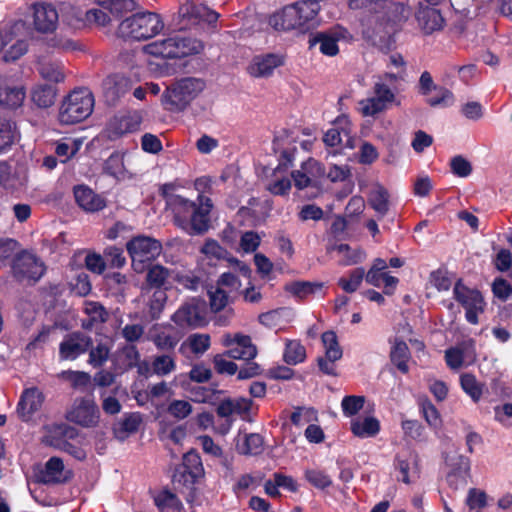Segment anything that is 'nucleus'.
<instances>
[{
	"mask_svg": "<svg viewBox=\"0 0 512 512\" xmlns=\"http://www.w3.org/2000/svg\"><path fill=\"white\" fill-rule=\"evenodd\" d=\"M168 208L173 213L175 225L187 234L202 235L208 231L213 208L209 197L199 195L196 203L182 196H170Z\"/></svg>",
	"mask_w": 512,
	"mask_h": 512,
	"instance_id": "f257e3e1",
	"label": "nucleus"
},
{
	"mask_svg": "<svg viewBox=\"0 0 512 512\" xmlns=\"http://www.w3.org/2000/svg\"><path fill=\"white\" fill-rule=\"evenodd\" d=\"M376 15L375 25L367 27L364 35L374 46L388 49L394 43V34L407 20L409 10L401 3L385 0V5H380Z\"/></svg>",
	"mask_w": 512,
	"mask_h": 512,
	"instance_id": "f03ea898",
	"label": "nucleus"
},
{
	"mask_svg": "<svg viewBox=\"0 0 512 512\" xmlns=\"http://www.w3.org/2000/svg\"><path fill=\"white\" fill-rule=\"evenodd\" d=\"M163 28L164 23L159 14L145 11L122 20L118 27V34L125 39L141 41L156 36Z\"/></svg>",
	"mask_w": 512,
	"mask_h": 512,
	"instance_id": "7ed1b4c3",
	"label": "nucleus"
},
{
	"mask_svg": "<svg viewBox=\"0 0 512 512\" xmlns=\"http://www.w3.org/2000/svg\"><path fill=\"white\" fill-rule=\"evenodd\" d=\"M94 96L88 88H78L69 93L59 108V121L64 125H73L88 118L94 109Z\"/></svg>",
	"mask_w": 512,
	"mask_h": 512,
	"instance_id": "20e7f679",
	"label": "nucleus"
},
{
	"mask_svg": "<svg viewBox=\"0 0 512 512\" xmlns=\"http://www.w3.org/2000/svg\"><path fill=\"white\" fill-rule=\"evenodd\" d=\"M205 82L200 78H182L169 86L162 95L165 109L170 112L184 111L204 90Z\"/></svg>",
	"mask_w": 512,
	"mask_h": 512,
	"instance_id": "39448f33",
	"label": "nucleus"
},
{
	"mask_svg": "<svg viewBox=\"0 0 512 512\" xmlns=\"http://www.w3.org/2000/svg\"><path fill=\"white\" fill-rule=\"evenodd\" d=\"M203 49L200 41L175 34L166 39L155 41L146 46V51L155 57L173 59L197 54Z\"/></svg>",
	"mask_w": 512,
	"mask_h": 512,
	"instance_id": "423d86ee",
	"label": "nucleus"
},
{
	"mask_svg": "<svg viewBox=\"0 0 512 512\" xmlns=\"http://www.w3.org/2000/svg\"><path fill=\"white\" fill-rule=\"evenodd\" d=\"M454 299L465 309V319L472 325L479 323V315L484 313L486 302L477 289L465 286L459 279L453 288Z\"/></svg>",
	"mask_w": 512,
	"mask_h": 512,
	"instance_id": "0eeeda50",
	"label": "nucleus"
},
{
	"mask_svg": "<svg viewBox=\"0 0 512 512\" xmlns=\"http://www.w3.org/2000/svg\"><path fill=\"white\" fill-rule=\"evenodd\" d=\"M171 319L181 328L204 327L207 324V304L201 298H191L177 309Z\"/></svg>",
	"mask_w": 512,
	"mask_h": 512,
	"instance_id": "6e6552de",
	"label": "nucleus"
},
{
	"mask_svg": "<svg viewBox=\"0 0 512 512\" xmlns=\"http://www.w3.org/2000/svg\"><path fill=\"white\" fill-rule=\"evenodd\" d=\"M66 419L85 428L96 427L100 419V410L92 396L77 397L67 410Z\"/></svg>",
	"mask_w": 512,
	"mask_h": 512,
	"instance_id": "1a4fd4ad",
	"label": "nucleus"
},
{
	"mask_svg": "<svg viewBox=\"0 0 512 512\" xmlns=\"http://www.w3.org/2000/svg\"><path fill=\"white\" fill-rule=\"evenodd\" d=\"M218 17L219 14L207 6L196 4L194 0H184L179 6L177 26L180 30H183L201 21L213 24Z\"/></svg>",
	"mask_w": 512,
	"mask_h": 512,
	"instance_id": "9d476101",
	"label": "nucleus"
},
{
	"mask_svg": "<svg viewBox=\"0 0 512 512\" xmlns=\"http://www.w3.org/2000/svg\"><path fill=\"white\" fill-rule=\"evenodd\" d=\"M46 266L35 254L22 251L16 254L12 262V273L18 281L37 282L44 275Z\"/></svg>",
	"mask_w": 512,
	"mask_h": 512,
	"instance_id": "9b49d317",
	"label": "nucleus"
},
{
	"mask_svg": "<svg viewBox=\"0 0 512 512\" xmlns=\"http://www.w3.org/2000/svg\"><path fill=\"white\" fill-rule=\"evenodd\" d=\"M126 248L133 262L143 263L159 256L162 251V244L148 236H137L127 242Z\"/></svg>",
	"mask_w": 512,
	"mask_h": 512,
	"instance_id": "f8f14e48",
	"label": "nucleus"
},
{
	"mask_svg": "<svg viewBox=\"0 0 512 512\" xmlns=\"http://www.w3.org/2000/svg\"><path fill=\"white\" fill-rule=\"evenodd\" d=\"M142 122V116L138 111H130L115 115L107 125V136L114 141L127 133L135 132L139 129Z\"/></svg>",
	"mask_w": 512,
	"mask_h": 512,
	"instance_id": "ddd939ff",
	"label": "nucleus"
},
{
	"mask_svg": "<svg viewBox=\"0 0 512 512\" xmlns=\"http://www.w3.org/2000/svg\"><path fill=\"white\" fill-rule=\"evenodd\" d=\"M223 344L229 347L225 352L228 358L249 361L257 356V348L248 335L240 333L234 335L227 334L224 337Z\"/></svg>",
	"mask_w": 512,
	"mask_h": 512,
	"instance_id": "4468645a",
	"label": "nucleus"
},
{
	"mask_svg": "<svg viewBox=\"0 0 512 512\" xmlns=\"http://www.w3.org/2000/svg\"><path fill=\"white\" fill-rule=\"evenodd\" d=\"M34 29L42 34L52 33L58 24V12L51 3L38 2L32 5Z\"/></svg>",
	"mask_w": 512,
	"mask_h": 512,
	"instance_id": "2eb2a0df",
	"label": "nucleus"
},
{
	"mask_svg": "<svg viewBox=\"0 0 512 512\" xmlns=\"http://www.w3.org/2000/svg\"><path fill=\"white\" fill-rule=\"evenodd\" d=\"M93 345L91 337L82 332H72L64 337L59 345L61 360H75L86 353Z\"/></svg>",
	"mask_w": 512,
	"mask_h": 512,
	"instance_id": "dca6fc26",
	"label": "nucleus"
},
{
	"mask_svg": "<svg viewBox=\"0 0 512 512\" xmlns=\"http://www.w3.org/2000/svg\"><path fill=\"white\" fill-rule=\"evenodd\" d=\"M445 461L450 468L447 474V482L449 485L455 489L459 486H465L470 473L469 458L458 452H453L446 456Z\"/></svg>",
	"mask_w": 512,
	"mask_h": 512,
	"instance_id": "f3484780",
	"label": "nucleus"
},
{
	"mask_svg": "<svg viewBox=\"0 0 512 512\" xmlns=\"http://www.w3.org/2000/svg\"><path fill=\"white\" fill-rule=\"evenodd\" d=\"M202 471L200 456L195 451H189L184 454L182 464L175 470L173 481L184 485L193 484Z\"/></svg>",
	"mask_w": 512,
	"mask_h": 512,
	"instance_id": "a211bd4d",
	"label": "nucleus"
},
{
	"mask_svg": "<svg viewBox=\"0 0 512 512\" xmlns=\"http://www.w3.org/2000/svg\"><path fill=\"white\" fill-rule=\"evenodd\" d=\"M131 88L132 80L122 74L109 75L102 82L105 101L112 106L116 105Z\"/></svg>",
	"mask_w": 512,
	"mask_h": 512,
	"instance_id": "6ab92c4d",
	"label": "nucleus"
},
{
	"mask_svg": "<svg viewBox=\"0 0 512 512\" xmlns=\"http://www.w3.org/2000/svg\"><path fill=\"white\" fill-rule=\"evenodd\" d=\"M269 23L276 30L305 29L295 5H288L270 17Z\"/></svg>",
	"mask_w": 512,
	"mask_h": 512,
	"instance_id": "aec40b11",
	"label": "nucleus"
},
{
	"mask_svg": "<svg viewBox=\"0 0 512 512\" xmlns=\"http://www.w3.org/2000/svg\"><path fill=\"white\" fill-rule=\"evenodd\" d=\"M44 399V394L37 387L27 388L21 394L17 411L23 419L28 420L42 408Z\"/></svg>",
	"mask_w": 512,
	"mask_h": 512,
	"instance_id": "412c9836",
	"label": "nucleus"
},
{
	"mask_svg": "<svg viewBox=\"0 0 512 512\" xmlns=\"http://www.w3.org/2000/svg\"><path fill=\"white\" fill-rule=\"evenodd\" d=\"M74 197L77 204L88 212H97L106 206L105 199L86 185L75 186Z\"/></svg>",
	"mask_w": 512,
	"mask_h": 512,
	"instance_id": "4be33fe9",
	"label": "nucleus"
},
{
	"mask_svg": "<svg viewBox=\"0 0 512 512\" xmlns=\"http://www.w3.org/2000/svg\"><path fill=\"white\" fill-rule=\"evenodd\" d=\"M282 64L283 58L278 54L258 55L253 58L249 71L255 77H267Z\"/></svg>",
	"mask_w": 512,
	"mask_h": 512,
	"instance_id": "5701e85b",
	"label": "nucleus"
},
{
	"mask_svg": "<svg viewBox=\"0 0 512 512\" xmlns=\"http://www.w3.org/2000/svg\"><path fill=\"white\" fill-rule=\"evenodd\" d=\"M417 21L421 29L430 34L439 30L443 26L444 19L440 12L434 7H425L419 9L416 14Z\"/></svg>",
	"mask_w": 512,
	"mask_h": 512,
	"instance_id": "b1692460",
	"label": "nucleus"
},
{
	"mask_svg": "<svg viewBox=\"0 0 512 512\" xmlns=\"http://www.w3.org/2000/svg\"><path fill=\"white\" fill-rule=\"evenodd\" d=\"M351 431L359 438H371L380 431V423L374 417L355 418L351 421Z\"/></svg>",
	"mask_w": 512,
	"mask_h": 512,
	"instance_id": "393cba45",
	"label": "nucleus"
},
{
	"mask_svg": "<svg viewBox=\"0 0 512 512\" xmlns=\"http://www.w3.org/2000/svg\"><path fill=\"white\" fill-rule=\"evenodd\" d=\"M368 203L379 218L384 217L389 211V193L387 189L380 184L375 185L369 193Z\"/></svg>",
	"mask_w": 512,
	"mask_h": 512,
	"instance_id": "a878e982",
	"label": "nucleus"
},
{
	"mask_svg": "<svg viewBox=\"0 0 512 512\" xmlns=\"http://www.w3.org/2000/svg\"><path fill=\"white\" fill-rule=\"evenodd\" d=\"M24 99L23 87L0 85V106L16 109L22 105Z\"/></svg>",
	"mask_w": 512,
	"mask_h": 512,
	"instance_id": "bb28decb",
	"label": "nucleus"
},
{
	"mask_svg": "<svg viewBox=\"0 0 512 512\" xmlns=\"http://www.w3.org/2000/svg\"><path fill=\"white\" fill-rule=\"evenodd\" d=\"M64 470V464L62 459L58 457H51L45 465V469L39 476L40 482L44 484H56L62 482V473Z\"/></svg>",
	"mask_w": 512,
	"mask_h": 512,
	"instance_id": "cd10ccee",
	"label": "nucleus"
},
{
	"mask_svg": "<svg viewBox=\"0 0 512 512\" xmlns=\"http://www.w3.org/2000/svg\"><path fill=\"white\" fill-rule=\"evenodd\" d=\"M321 0H302L294 3L301 16L305 29H309L316 23V16L320 10L319 2Z\"/></svg>",
	"mask_w": 512,
	"mask_h": 512,
	"instance_id": "c85d7f7f",
	"label": "nucleus"
},
{
	"mask_svg": "<svg viewBox=\"0 0 512 512\" xmlns=\"http://www.w3.org/2000/svg\"><path fill=\"white\" fill-rule=\"evenodd\" d=\"M391 362L402 373L409 371L408 360L410 359V351L408 345L401 339H395L390 352Z\"/></svg>",
	"mask_w": 512,
	"mask_h": 512,
	"instance_id": "c756f323",
	"label": "nucleus"
},
{
	"mask_svg": "<svg viewBox=\"0 0 512 512\" xmlns=\"http://www.w3.org/2000/svg\"><path fill=\"white\" fill-rule=\"evenodd\" d=\"M338 38L334 35L320 32L309 40L310 48L319 47L322 54L327 56H335L339 52Z\"/></svg>",
	"mask_w": 512,
	"mask_h": 512,
	"instance_id": "7c9ffc66",
	"label": "nucleus"
},
{
	"mask_svg": "<svg viewBox=\"0 0 512 512\" xmlns=\"http://www.w3.org/2000/svg\"><path fill=\"white\" fill-rule=\"evenodd\" d=\"M142 422L140 413L125 414L114 427V433L118 438L124 439L129 434L135 433Z\"/></svg>",
	"mask_w": 512,
	"mask_h": 512,
	"instance_id": "2f4dec72",
	"label": "nucleus"
},
{
	"mask_svg": "<svg viewBox=\"0 0 512 512\" xmlns=\"http://www.w3.org/2000/svg\"><path fill=\"white\" fill-rule=\"evenodd\" d=\"M154 503L160 512H182L183 505L179 498L167 491H161L154 497Z\"/></svg>",
	"mask_w": 512,
	"mask_h": 512,
	"instance_id": "473e14b6",
	"label": "nucleus"
},
{
	"mask_svg": "<svg viewBox=\"0 0 512 512\" xmlns=\"http://www.w3.org/2000/svg\"><path fill=\"white\" fill-rule=\"evenodd\" d=\"M264 440L258 433L246 434L242 444L237 445L238 452L243 455L256 456L263 452Z\"/></svg>",
	"mask_w": 512,
	"mask_h": 512,
	"instance_id": "72a5a7b5",
	"label": "nucleus"
},
{
	"mask_svg": "<svg viewBox=\"0 0 512 512\" xmlns=\"http://www.w3.org/2000/svg\"><path fill=\"white\" fill-rule=\"evenodd\" d=\"M151 368L154 374L166 376L176 370L174 353H165L153 358Z\"/></svg>",
	"mask_w": 512,
	"mask_h": 512,
	"instance_id": "f704fd0d",
	"label": "nucleus"
},
{
	"mask_svg": "<svg viewBox=\"0 0 512 512\" xmlns=\"http://www.w3.org/2000/svg\"><path fill=\"white\" fill-rule=\"evenodd\" d=\"M211 345V338L208 334L194 333L188 336L181 348L188 347L195 355H203Z\"/></svg>",
	"mask_w": 512,
	"mask_h": 512,
	"instance_id": "c9c22d12",
	"label": "nucleus"
},
{
	"mask_svg": "<svg viewBox=\"0 0 512 512\" xmlns=\"http://www.w3.org/2000/svg\"><path fill=\"white\" fill-rule=\"evenodd\" d=\"M56 91L51 85H39L32 91V101L39 108H48L54 104Z\"/></svg>",
	"mask_w": 512,
	"mask_h": 512,
	"instance_id": "e433bc0d",
	"label": "nucleus"
},
{
	"mask_svg": "<svg viewBox=\"0 0 512 512\" xmlns=\"http://www.w3.org/2000/svg\"><path fill=\"white\" fill-rule=\"evenodd\" d=\"M397 468L401 473V481L406 484L411 483L410 476H417L419 473L418 465H417V456L410 454L408 458H401L398 456L397 459Z\"/></svg>",
	"mask_w": 512,
	"mask_h": 512,
	"instance_id": "4c0bfd02",
	"label": "nucleus"
},
{
	"mask_svg": "<svg viewBox=\"0 0 512 512\" xmlns=\"http://www.w3.org/2000/svg\"><path fill=\"white\" fill-rule=\"evenodd\" d=\"M150 341L153 342L155 347L167 353H173L175 347L178 344V338L172 334H169L165 331H156L151 333Z\"/></svg>",
	"mask_w": 512,
	"mask_h": 512,
	"instance_id": "58836bf2",
	"label": "nucleus"
},
{
	"mask_svg": "<svg viewBox=\"0 0 512 512\" xmlns=\"http://www.w3.org/2000/svg\"><path fill=\"white\" fill-rule=\"evenodd\" d=\"M45 45L47 48L63 52L74 51L79 48L77 42L61 32L46 38Z\"/></svg>",
	"mask_w": 512,
	"mask_h": 512,
	"instance_id": "ea45409f",
	"label": "nucleus"
},
{
	"mask_svg": "<svg viewBox=\"0 0 512 512\" xmlns=\"http://www.w3.org/2000/svg\"><path fill=\"white\" fill-rule=\"evenodd\" d=\"M321 340L325 347L326 357L330 360H339L343 355V351L338 343L337 335L334 331L329 330L322 334Z\"/></svg>",
	"mask_w": 512,
	"mask_h": 512,
	"instance_id": "a19ab883",
	"label": "nucleus"
},
{
	"mask_svg": "<svg viewBox=\"0 0 512 512\" xmlns=\"http://www.w3.org/2000/svg\"><path fill=\"white\" fill-rule=\"evenodd\" d=\"M284 361L289 365L301 363L306 358L305 347L298 341H288L283 355Z\"/></svg>",
	"mask_w": 512,
	"mask_h": 512,
	"instance_id": "79ce46f5",
	"label": "nucleus"
},
{
	"mask_svg": "<svg viewBox=\"0 0 512 512\" xmlns=\"http://www.w3.org/2000/svg\"><path fill=\"white\" fill-rule=\"evenodd\" d=\"M365 276V270L362 267H358L349 273V278L341 277L338 280V285L346 293L355 292L361 285Z\"/></svg>",
	"mask_w": 512,
	"mask_h": 512,
	"instance_id": "37998d69",
	"label": "nucleus"
},
{
	"mask_svg": "<svg viewBox=\"0 0 512 512\" xmlns=\"http://www.w3.org/2000/svg\"><path fill=\"white\" fill-rule=\"evenodd\" d=\"M40 75L47 81L59 83L65 78L64 67L60 63L44 62L39 67Z\"/></svg>",
	"mask_w": 512,
	"mask_h": 512,
	"instance_id": "c03bdc74",
	"label": "nucleus"
},
{
	"mask_svg": "<svg viewBox=\"0 0 512 512\" xmlns=\"http://www.w3.org/2000/svg\"><path fill=\"white\" fill-rule=\"evenodd\" d=\"M322 283L297 281L286 285V291L298 298H304L322 289Z\"/></svg>",
	"mask_w": 512,
	"mask_h": 512,
	"instance_id": "a18cd8bd",
	"label": "nucleus"
},
{
	"mask_svg": "<svg viewBox=\"0 0 512 512\" xmlns=\"http://www.w3.org/2000/svg\"><path fill=\"white\" fill-rule=\"evenodd\" d=\"M173 271L160 265H154L147 272V282L156 288L162 287L167 279H172Z\"/></svg>",
	"mask_w": 512,
	"mask_h": 512,
	"instance_id": "49530a36",
	"label": "nucleus"
},
{
	"mask_svg": "<svg viewBox=\"0 0 512 512\" xmlns=\"http://www.w3.org/2000/svg\"><path fill=\"white\" fill-rule=\"evenodd\" d=\"M460 384L465 393H467L474 402L480 400L482 396V385L477 381L474 375L469 373L461 375Z\"/></svg>",
	"mask_w": 512,
	"mask_h": 512,
	"instance_id": "de8ad7c7",
	"label": "nucleus"
},
{
	"mask_svg": "<svg viewBox=\"0 0 512 512\" xmlns=\"http://www.w3.org/2000/svg\"><path fill=\"white\" fill-rule=\"evenodd\" d=\"M167 295L164 290L157 289L149 299L148 302V313L152 320L159 319L165 303Z\"/></svg>",
	"mask_w": 512,
	"mask_h": 512,
	"instance_id": "09e8293b",
	"label": "nucleus"
},
{
	"mask_svg": "<svg viewBox=\"0 0 512 512\" xmlns=\"http://www.w3.org/2000/svg\"><path fill=\"white\" fill-rule=\"evenodd\" d=\"M85 312L89 316L88 323L83 321V328H90L94 322L103 323L106 321L107 312L102 305L97 302H89L85 306Z\"/></svg>",
	"mask_w": 512,
	"mask_h": 512,
	"instance_id": "8fccbe9b",
	"label": "nucleus"
},
{
	"mask_svg": "<svg viewBox=\"0 0 512 512\" xmlns=\"http://www.w3.org/2000/svg\"><path fill=\"white\" fill-rule=\"evenodd\" d=\"M208 294L212 311L219 312L228 304L230 293L226 289L216 286L209 290Z\"/></svg>",
	"mask_w": 512,
	"mask_h": 512,
	"instance_id": "3c124183",
	"label": "nucleus"
},
{
	"mask_svg": "<svg viewBox=\"0 0 512 512\" xmlns=\"http://www.w3.org/2000/svg\"><path fill=\"white\" fill-rule=\"evenodd\" d=\"M172 280L177 282L184 289L197 291L201 285V280L192 272L173 271Z\"/></svg>",
	"mask_w": 512,
	"mask_h": 512,
	"instance_id": "603ef678",
	"label": "nucleus"
},
{
	"mask_svg": "<svg viewBox=\"0 0 512 512\" xmlns=\"http://www.w3.org/2000/svg\"><path fill=\"white\" fill-rule=\"evenodd\" d=\"M305 479L315 488L324 490L332 485V480L324 471L308 469L305 471Z\"/></svg>",
	"mask_w": 512,
	"mask_h": 512,
	"instance_id": "864d4df0",
	"label": "nucleus"
},
{
	"mask_svg": "<svg viewBox=\"0 0 512 512\" xmlns=\"http://www.w3.org/2000/svg\"><path fill=\"white\" fill-rule=\"evenodd\" d=\"M103 171L114 178L123 176L124 163L122 156L117 153L111 154L104 163Z\"/></svg>",
	"mask_w": 512,
	"mask_h": 512,
	"instance_id": "5fc2aeb1",
	"label": "nucleus"
},
{
	"mask_svg": "<svg viewBox=\"0 0 512 512\" xmlns=\"http://www.w3.org/2000/svg\"><path fill=\"white\" fill-rule=\"evenodd\" d=\"M104 260L106 261V267L110 268H121L126 263L123 250L121 248L110 246L104 250Z\"/></svg>",
	"mask_w": 512,
	"mask_h": 512,
	"instance_id": "6e6d98bb",
	"label": "nucleus"
},
{
	"mask_svg": "<svg viewBox=\"0 0 512 512\" xmlns=\"http://www.w3.org/2000/svg\"><path fill=\"white\" fill-rule=\"evenodd\" d=\"M365 397L364 396H345L342 399L341 407L344 415L346 416H354L356 415L364 406Z\"/></svg>",
	"mask_w": 512,
	"mask_h": 512,
	"instance_id": "4d7b16f0",
	"label": "nucleus"
},
{
	"mask_svg": "<svg viewBox=\"0 0 512 512\" xmlns=\"http://www.w3.org/2000/svg\"><path fill=\"white\" fill-rule=\"evenodd\" d=\"M227 354H217L213 358V364L218 374L234 375L238 372V366L227 359Z\"/></svg>",
	"mask_w": 512,
	"mask_h": 512,
	"instance_id": "13d9d810",
	"label": "nucleus"
},
{
	"mask_svg": "<svg viewBox=\"0 0 512 512\" xmlns=\"http://www.w3.org/2000/svg\"><path fill=\"white\" fill-rule=\"evenodd\" d=\"M89 364L93 367L102 366L108 359L109 348L106 344L99 343L96 347L91 346L89 348Z\"/></svg>",
	"mask_w": 512,
	"mask_h": 512,
	"instance_id": "bf43d9fd",
	"label": "nucleus"
},
{
	"mask_svg": "<svg viewBox=\"0 0 512 512\" xmlns=\"http://www.w3.org/2000/svg\"><path fill=\"white\" fill-rule=\"evenodd\" d=\"M451 171L454 175L465 178L472 172L471 163L461 155H457L451 159Z\"/></svg>",
	"mask_w": 512,
	"mask_h": 512,
	"instance_id": "052dcab7",
	"label": "nucleus"
},
{
	"mask_svg": "<svg viewBox=\"0 0 512 512\" xmlns=\"http://www.w3.org/2000/svg\"><path fill=\"white\" fill-rule=\"evenodd\" d=\"M301 171L309 176L310 180H312L314 183L317 181V179L325 175L324 167L313 158H309L307 161L302 163Z\"/></svg>",
	"mask_w": 512,
	"mask_h": 512,
	"instance_id": "680f3d73",
	"label": "nucleus"
},
{
	"mask_svg": "<svg viewBox=\"0 0 512 512\" xmlns=\"http://www.w3.org/2000/svg\"><path fill=\"white\" fill-rule=\"evenodd\" d=\"M360 105H361L362 113L365 116H374V115L382 112L387 107V104L384 103L379 98H377L376 96H373L366 100H362L360 102Z\"/></svg>",
	"mask_w": 512,
	"mask_h": 512,
	"instance_id": "e2e57ef3",
	"label": "nucleus"
},
{
	"mask_svg": "<svg viewBox=\"0 0 512 512\" xmlns=\"http://www.w3.org/2000/svg\"><path fill=\"white\" fill-rule=\"evenodd\" d=\"M167 410L171 416L177 419H184L192 412V406L185 400H173Z\"/></svg>",
	"mask_w": 512,
	"mask_h": 512,
	"instance_id": "0e129e2a",
	"label": "nucleus"
},
{
	"mask_svg": "<svg viewBox=\"0 0 512 512\" xmlns=\"http://www.w3.org/2000/svg\"><path fill=\"white\" fill-rule=\"evenodd\" d=\"M63 376L70 381L75 389L85 388L91 381V376L83 371H66L63 373Z\"/></svg>",
	"mask_w": 512,
	"mask_h": 512,
	"instance_id": "69168bd1",
	"label": "nucleus"
},
{
	"mask_svg": "<svg viewBox=\"0 0 512 512\" xmlns=\"http://www.w3.org/2000/svg\"><path fill=\"white\" fill-rule=\"evenodd\" d=\"M260 243L261 238L254 231H246L241 235L240 247L245 253H252L256 251Z\"/></svg>",
	"mask_w": 512,
	"mask_h": 512,
	"instance_id": "338daca9",
	"label": "nucleus"
},
{
	"mask_svg": "<svg viewBox=\"0 0 512 512\" xmlns=\"http://www.w3.org/2000/svg\"><path fill=\"white\" fill-rule=\"evenodd\" d=\"M492 292L496 298L506 301L512 296V285L503 278H496L492 283Z\"/></svg>",
	"mask_w": 512,
	"mask_h": 512,
	"instance_id": "774afa93",
	"label": "nucleus"
}]
</instances>
